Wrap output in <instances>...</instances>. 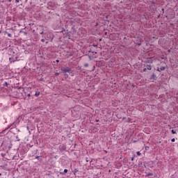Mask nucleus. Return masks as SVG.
<instances>
[{
    "label": "nucleus",
    "instance_id": "9d476101",
    "mask_svg": "<svg viewBox=\"0 0 178 178\" xmlns=\"http://www.w3.org/2000/svg\"><path fill=\"white\" fill-rule=\"evenodd\" d=\"M77 172H79V170L77 169H74V173H77Z\"/></svg>",
    "mask_w": 178,
    "mask_h": 178
},
{
    "label": "nucleus",
    "instance_id": "6ab92c4d",
    "mask_svg": "<svg viewBox=\"0 0 178 178\" xmlns=\"http://www.w3.org/2000/svg\"><path fill=\"white\" fill-rule=\"evenodd\" d=\"M88 158H86V162H88Z\"/></svg>",
    "mask_w": 178,
    "mask_h": 178
},
{
    "label": "nucleus",
    "instance_id": "dca6fc26",
    "mask_svg": "<svg viewBox=\"0 0 178 178\" xmlns=\"http://www.w3.org/2000/svg\"><path fill=\"white\" fill-rule=\"evenodd\" d=\"M8 2H12V0H7Z\"/></svg>",
    "mask_w": 178,
    "mask_h": 178
},
{
    "label": "nucleus",
    "instance_id": "f03ea898",
    "mask_svg": "<svg viewBox=\"0 0 178 178\" xmlns=\"http://www.w3.org/2000/svg\"><path fill=\"white\" fill-rule=\"evenodd\" d=\"M155 79H156V76L155 75H152V76L150 77V80H155Z\"/></svg>",
    "mask_w": 178,
    "mask_h": 178
},
{
    "label": "nucleus",
    "instance_id": "a211bd4d",
    "mask_svg": "<svg viewBox=\"0 0 178 178\" xmlns=\"http://www.w3.org/2000/svg\"><path fill=\"white\" fill-rule=\"evenodd\" d=\"M5 84H6V86H8V83L6 82L5 83Z\"/></svg>",
    "mask_w": 178,
    "mask_h": 178
},
{
    "label": "nucleus",
    "instance_id": "393cba45",
    "mask_svg": "<svg viewBox=\"0 0 178 178\" xmlns=\"http://www.w3.org/2000/svg\"><path fill=\"white\" fill-rule=\"evenodd\" d=\"M0 33H1V31H0Z\"/></svg>",
    "mask_w": 178,
    "mask_h": 178
},
{
    "label": "nucleus",
    "instance_id": "20e7f679",
    "mask_svg": "<svg viewBox=\"0 0 178 178\" xmlns=\"http://www.w3.org/2000/svg\"><path fill=\"white\" fill-rule=\"evenodd\" d=\"M40 95V92H35V96L38 97Z\"/></svg>",
    "mask_w": 178,
    "mask_h": 178
},
{
    "label": "nucleus",
    "instance_id": "4468645a",
    "mask_svg": "<svg viewBox=\"0 0 178 178\" xmlns=\"http://www.w3.org/2000/svg\"><path fill=\"white\" fill-rule=\"evenodd\" d=\"M157 72H161V69H160V68H158V69H157Z\"/></svg>",
    "mask_w": 178,
    "mask_h": 178
},
{
    "label": "nucleus",
    "instance_id": "39448f33",
    "mask_svg": "<svg viewBox=\"0 0 178 178\" xmlns=\"http://www.w3.org/2000/svg\"><path fill=\"white\" fill-rule=\"evenodd\" d=\"M163 70H165V67H160V72H162Z\"/></svg>",
    "mask_w": 178,
    "mask_h": 178
},
{
    "label": "nucleus",
    "instance_id": "f257e3e1",
    "mask_svg": "<svg viewBox=\"0 0 178 178\" xmlns=\"http://www.w3.org/2000/svg\"><path fill=\"white\" fill-rule=\"evenodd\" d=\"M61 70L63 73H70L72 72V68L67 67H61Z\"/></svg>",
    "mask_w": 178,
    "mask_h": 178
},
{
    "label": "nucleus",
    "instance_id": "f3484780",
    "mask_svg": "<svg viewBox=\"0 0 178 178\" xmlns=\"http://www.w3.org/2000/svg\"><path fill=\"white\" fill-rule=\"evenodd\" d=\"M147 70V68H145L144 70H143V72H145Z\"/></svg>",
    "mask_w": 178,
    "mask_h": 178
},
{
    "label": "nucleus",
    "instance_id": "f8f14e48",
    "mask_svg": "<svg viewBox=\"0 0 178 178\" xmlns=\"http://www.w3.org/2000/svg\"><path fill=\"white\" fill-rule=\"evenodd\" d=\"M36 159H41L40 156H36Z\"/></svg>",
    "mask_w": 178,
    "mask_h": 178
},
{
    "label": "nucleus",
    "instance_id": "aec40b11",
    "mask_svg": "<svg viewBox=\"0 0 178 178\" xmlns=\"http://www.w3.org/2000/svg\"><path fill=\"white\" fill-rule=\"evenodd\" d=\"M28 97H31V95H30V94H28Z\"/></svg>",
    "mask_w": 178,
    "mask_h": 178
},
{
    "label": "nucleus",
    "instance_id": "412c9836",
    "mask_svg": "<svg viewBox=\"0 0 178 178\" xmlns=\"http://www.w3.org/2000/svg\"><path fill=\"white\" fill-rule=\"evenodd\" d=\"M8 37H10V33L8 34Z\"/></svg>",
    "mask_w": 178,
    "mask_h": 178
},
{
    "label": "nucleus",
    "instance_id": "5701e85b",
    "mask_svg": "<svg viewBox=\"0 0 178 178\" xmlns=\"http://www.w3.org/2000/svg\"><path fill=\"white\" fill-rule=\"evenodd\" d=\"M16 2H19V0H16Z\"/></svg>",
    "mask_w": 178,
    "mask_h": 178
},
{
    "label": "nucleus",
    "instance_id": "4be33fe9",
    "mask_svg": "<svg viewBox=\"0 0 178 178\" xmlns=\"http://www.w3.org/2000/svg\"><path fill=\"white\" fill-rule=\"evenodd\" d=\"M42 42H44V39H42Z\"/></svg>",
    "mask_w": 178,
    "mask_h": 178
},
{
    "label": "nucleus",
    "instance_id": "6e6552de",
    "mask_svg": "<svg viewBox=\"0 0 178 178\" xmlns=\"http://www.w3.org/2000/svg\"><path fill=\"white\" fill-rule=\"evenodd\" d=\"M136 154H137V155H138V156H140V155H141V153L140 152H137Z\"/></svg>",
    "mask_w": 178,
    "mask_h": 178
},
{
    "label": "nucleus",
    "instance_id": "2eb2a0df",
    "mask_svg": "<svg viewBox=\"0 0 178 178\" xmlns=\"http://www.w3.org/2000/svg\"><path fill=\"white\" fill-rule=\"evenodd\" d=\"M70 73H71V76H73V72L72 71Z\"/></svg>",
    "mask_w": 178,
    "mask_h": 178
},
{
    "label": "nucleus",
    "instance_id": "0eeeda50",
    "mask_svg": "<svg viewBox=\"0 0 178 178\" xmlns=\"http://www.w3.org/2000/svg\"><path fill=\"white\" fill-rule=\"evenodd\" d=\"M171 131L172 134H176V131H175L174 129H172Z\"/></svg>",
    "mask_w": 178,
    "mask_h": 178
},
{
    "label": "nucleus",
    "instance_id": "1a4fd4ad",
    "mask_svg": "<svg viewBox=\"0 0 178 178\" xmlns=\"http://www.w3.org/2000/svg\"><path fill=\"white\" fill-rule=\"evenodd\" d=\"M64 173H65V175H66V173H67V169L64 170Z\"/></svg>",
    "mask_w": 178,
    "mask_h": 178
},
{
    "label": "nucleus",
    "instance_id": "423d86ee",
    "mask_svg": "<svg viewBox=\"0 0 178 178\" xmlns=\"http://www.w3.org/2000/svg\"><path fill=\"white\" fill-rule=\"evenodd\" d=\"M147 176H154V174L152 172H149L147 174Z\"/></svg>",
    "mask_w": 178,
    "mask_h": 178
},
{
    "label": "nucleus",
    "instance_id": "7ed1b4c3",
    "mask_svg": "<svg viewBox=\"0 0 178 178\" xmlns=\"http://www.w3.org/2000/svg\"><path fill=\"white\" fill-rule=\"evenodd\" d=\"M147 70H151L152 69V67H151V65H147Z\"/></svg>",
    "mask_w": 178,
    "mask_h": 178
},
{
    "label": "nucleus",
    "instance_id": "b1692460",
    "mask_svg": "<svg viewBox=\"0 0 178 178\" xmlns=\"http://www.w3.org/2000/svg\"><path fill=\"white\" fill-rule=\"evenodd\" d=\"M56 62H59V60H56Z\"/></svg>",
    "mask_w": 178,
    "mask_h": 178
},
{
    "label": "nucleus",
    "instance_id": "9b49d317",
    "mask_svg": "<svg viewBox=\"0 0 178 178\" xmlns=\"http://www.w3.org/2000/svg\"><path fill=\"white\" fill-rule=\"evenodd\" d=\"M171 141H172V143H175V138H172V139L171 140Z\"/></svg>",
    "mask_w": 178,
    "mask_h": 178
},
{
    "label": "nucleus",
    "instance_id": "ddd939ff",
    "mask_svg": "<svg viewBox=\"0 0 178 178\" xmlns=\"http://www.w3.org/2000/svg\"><path fill=\"white\" fill-rule=\"evenodd\" d=\"M56 76H59V72H56Z\"/></svg>",
    "mask_w": 178,
    "mask_h": 178
}]
</instances>
